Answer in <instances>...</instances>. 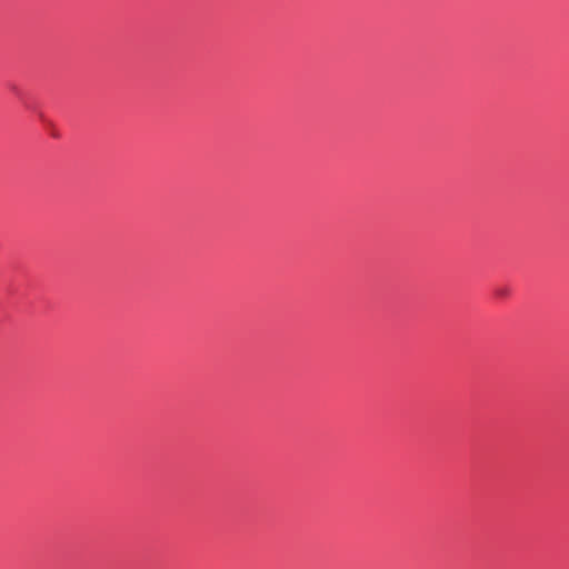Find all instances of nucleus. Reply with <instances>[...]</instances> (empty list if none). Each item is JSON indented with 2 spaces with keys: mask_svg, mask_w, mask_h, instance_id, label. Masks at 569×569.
<instances>
[{
  "mask_svg": "<svg viewBox=\"0 0 569 569\" xmlns=\"http://www.w3.org/2000/svg\"><path fill=\"white\" fill-rule=\"evenodd\" d=\"M509 289L507 287H499L495 290V295L500 298H505L509 296Z\"/></svg>",
  "mask_w": 569,
  "mask_h": 569,
  "instance_id": "obj_1",
  "label": "nucleus"
}]
</instances>
